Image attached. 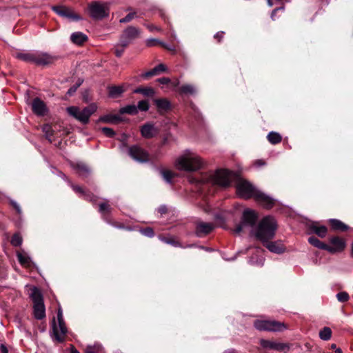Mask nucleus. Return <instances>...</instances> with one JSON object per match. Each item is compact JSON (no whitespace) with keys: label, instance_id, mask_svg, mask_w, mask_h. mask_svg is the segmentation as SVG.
Listing matches in <instances>:
<instances>
[{"label":"nucleus","instance_id":"4d7b16f0","mask_svg":"<svg viewBox=\"0 0 353 353\" xmlns=\"http://www.w3.org/2000/svg\"><path fill=\"white\" fill-rule=\"evenodd\" d=\"M128 135L126 134H122L119 138V140L124 144L128 139Z\"/></svg>","mask_w":353,"mask_h":353},{"label":"nucleus","instance_id":"f257e3e1","mask_svg":"<svg viewBox=\"0 0 353 353\" xmlns=\"http://www.w3.org/2000/svg\"><path fill=\"white\" fill-rule=\"evenodd\" d=\"M237 195L243 199L254 198V200L266 208H271L275 203V199L256 189L249 181L237 174L234 180Z\"/></svg>","mask_w":353,"mask_h":353},{"label":"nucleus","instance_id":"e2e57ef3","mask_svg":"<svg viewBox=\"0 0 353 353\" xmlns=\"http://www.w3.org/2000/svg\"><path fill=\"white\" fill-rule=\"evenodd\" d=\"M70 353H79V352L75 349L74 346H72L70 348Z\"/></svg>","mask_w":353,"mask_h":353},{"label":"nucleus","instance_id":"49530a36","mask_svg":"<svg viewBox=\"0 0 353 353\" xmlns=\"http://www.w3.org/2000/svg\"><path fill=\"white\" fill-rule=\"evenodd\" d=\"M135 15V12H130L128 14H127L124 18L121 19L119 20V22L121 23L129 22L134 18Z\"/></svg>","mask_w":353,"mask_h":353},{"label":"nucleus","instance_id":"864d4df0","mask_svg":"<svg viewBox=\"0 0 353 353\" xmlns=\"http://www.w3.org/2000/svg\"><path fill=\"white\" fill-rule=\"evenodd\" d=\"M154 75H157V73L156 72V71H154V69L153 68L151 70L142 74L141 77L143 78H148Z\"/></svg>","mask_w":353,"mask_h":353},{"label":"nucleus","instance_id":"680f3d73","mask_svg":"<svg viewBox=\"0 0 353 353\" xmlns=\"http://www.w3.org/2000/svg\"><path fill=\"white\" fill-rule=\"evenodd\" d=\"M86 353H97L96 351L94 350V347H91V346H88L87 348H86Z\"/></svg>","mask_w":353,"mask_h":353},{"label":"nucleus","instance_id":"c03bdc74","mask_svg":"<svg viewBox=\"0 0 353 353\" xmlns=\"http://www.w3.org/2000/svg\"><path fill=\"white\" fill-rule=\"evenodd\" d=\"M141 234L143 235L148 236V237H152L154 235V230L152 228H146L144 229L141 230Z\"/></svg>","mask_w":353,"mask_h":353},{"label":"nucleus","instance_id":"ea45409f","mask_svg":"<svg viewBox=\"0 0 353 353\" xmlns=\"http://www.w3.org/2000/svg\"><path fill=\"white\" fill-rule=\"evenodd\" d=\"M336 298L340 302H346L349 299V294L346 292H341L336 294Z\"/></svg>","mask_w":353,"mask_h":353},{"label":"nucleus","instance_id":"2f4dec72","mask_svg":"<svg viewBox=\"0 0 353 353\" xmlns=\"http://www.w3.org/2000/svg\"><path fill=\"white\" fill-rule=\"evenodd\" d=\"M17 258L19 263L24 266H29L31 263L30 258L26 254L19 252L17 253Z\"/></svg>","mask_w":353,"mask_h":353},{"label":"nucleus","instance_id":"39448f33","mask_svg":"<svg viewBox=\"0 0 353 353\" xmlns=\"http://www.w3.org/2000/svg\"><path fill=\"white\" fill-rule=\"evenodd\" d=\"M53 340L61 343L63 342L68 332L63 317V312L61 307L57 312V320L54 318L52 322Z\"/></svg>","mask_w":353,"mask_h":353},{"label":"nucleus","instance_id":"dca6fc26","mask_svg":"<svg viewBox=\"0 0 353 353\" xmlns=\"http://www.w3.org/2000/svg\"><path fill=\"white\" fill-rule=\"evenodd\" d=\"M52 10L57 14L61 17H66L68 19H70L75 21H78L81 19L79 16L72 13L68 8H66L65 6H54L52 7Z\"/></svg>","mask_w":353,"mask_h":353},{"label":"nucleus","instance_id":"6e6552de","mask_svg":"<svg viewBox=\"0 0 353 353\" xmlns=\"http://www.w3.org/2000/svg\"><path fill=\"white\" fill-rule=\"evenodd\" d=\"M88 12L91 18L100 20L108 17L110 3L102 1H92L88 6Z\"/></svg>","mask_w":353,"mask_h":353},{"label":"nucleus","instance_id":"412c9836","mask_svg":"<svg viewBox=\"0 0 353 353\" xmlns=\"http://www.w3.org/2000/svg\"><path fill=\"white\" fill-rule=\"evenodd\" d=\"M154 102L160 113L166 112L170 108V102L165 99H155Z\"/></svg>","mask_w":353,"mask_h":353},{"label":"nucleus","instance_id":"aec40b11","mask_svg":"<svg viewBox=\"0 0 353 353\" xmlns=\"http://www.w3.org/2000/svg\"><path fill=\"white\" fill-rule=\"evenodd\" d=\"M309 228L320 237H324L327 234L326 227L324 225H318L317 223H311Z\"/></svg>","mask_w":353,"mask_h":353},{"label":"nucleus","instance_id":"79ce46f5","mask_svg":"<svg viewBox=\"0 0 353 353\" xmlns=\"http://www.w3.org/2000/svg\"><path fill=\"white\" fill-rule=\"evenodd\" d=\"M101 132L107 137H113L115 135L114 131L110 128L107 127H103L101 128Z\"/></svg>","mask_w":353,"mask_h":353},{"label":"nucleus","instance_id":"0e129e2a","mask_svg":"<svg viewBox=\"0 0 353 353\" xmlns=\"http://www.w3.org/2000/svg\"><path fill=\"white\" fill-rule=\"evenodd\" d=\"M255 164L257 165V166H261V165H264V162L262 161L261 160H259L257 161Z\"/></svg>","mask_w":353,"mask_h":353},{"label":"nucleus","instance_id":"f8f14e48","mask_svg":"<svg viewBox=\"0 0 353 353\" xmlns=\"http://www.w3.org/2000/svg\"><path fill=\"white\" fill-rule=\"evenodd\" d=\"M140 31L135 27L130 26L123 32L120 41L123 47H126L132 40L137 38Z\"/></svg>","mask_w":353,"mask_h":353},{"label":"nucleus","instance_id":"2eb2a0df","mask_svg":"<svg viewBox=\"0 0 353 353\" xmlns=\"http://www.w3.org/2000/svg\"><path fill=\"white\" fill-rule=\"evenodd\" d=\"M31 106L32 112L38 116L45 115L48 110L45 103L37 97L33 99Z\"/></svg>","mask_w":353,"mask_h":353},{"label":"nucleus","instance_id":"58836bf2","mask_svg":"<svg viewBox=\"0 0 353 353\" xmlns=\"http://www.w3.org/2000/svg\"><path fill=\"white\" fill-rule=\"evenodd\" d=\"M138 111H148L149 110L150 105L149 103L146 100H142L139 101L137 105Z\"/></svg>","mask_w":353,"mask_h":353},{"label":"nucleus","instance_id":"473e14b6","mask_svg":"<svg viewBox=\"0 0 353 353\" xmlns=\"http://www.w3.org/2000/svg\"><path fill=\"white\" fill-rule=\"evenodd\" d=\"M134 93H141L144 96L150 97L154 94V91L152 88H137L134 90Z\"/></svg>","mask_w":353,"mask_h":353},{"label":"nucleus","instance_id":"37998d69","mask_svg":"<svg viewBox=\"0 0 353 353\" xmlns=\"http://www.w3.org/2000/svg\"><path fill=\"white\" fill-rule=\"evenodd\" d=\"M133 160L138 163H146L149 161L150 156H131Z\"/></svg>","mask_w":353,"mask_h":353},{"label":"nucleus","instance_id":"f3484780","mask_svg":"<svg viewBox=\"0 0 353 353\" xmlns=\"http://www.w3.org/2000/svg\"><path fill=\"white\" fill-rule=\"evenodd\" d=\"M214 228L213 223L200 222L196 225V232L199 236H202L210 233Z\"/></svg>","mask_w":353,"mask_h":353},{"label":"nucleus","instance_id":"72a5a7b5","mask_svg":"<svg viewBox=\"0 0 353 353\" xmlns=\"http://www.w3.org/2000/svg\"><path fill=\"white\" fill-rule=\"evenodd\" d=\"M332 330L328 327H325L319 332V336L322 340L327 341L331 338Z\"/></svg>","mask_w":353,"mask_h":353},{"label":"nucleus","instance_id":"c85d7f7f","mask_svg":"<svg viewBox=\"0 0 353 353\" xmlns=\"http://www.w3.org/2000/svg\"><path fill=\"white\" fill-rule=\"evenodd\" d=\"M267 139L272 144H277L281 141L282 137L279 133L272 131L269 132Z\"/></svg>","mask_w":353,"mask_h":353},{"label":"nucleus","instance_id":"ddd939ff","mask_svg":"<svg viewBox=\"0 0 353 353\" xmlns=\"http://www.w3.org/2000/svg\"><path fill=\"white\" fill-rule=\"evenodd\" d=\"M330 245H326L325 250L330 253L341 252L346 247L345 241L340 237L334 236L330 239Z\"/></svg>","mask_w":353,"mask_h":353},{"label":"nucleus","instance_id":"bb28decb","mask_svg":"<svg viewBox=\"0 0 353 353\" xmlns=\"http://www.w3.org/2000/svg\"><path fill=\"white\" fill-rule=\"evenodd\" d=\"M119 112L121 114H128L130 115H135L138 113L137 105H128L120 109Z\"/></svg>","mask_w":353,"mask_h":353},{"label":"nucleus","instance_id":"393cba45","mask_svg":"<svg viewBox=\"0 0 353 353\" xmlns=\"http://www.w3.org/2000/svg\"><path fill=\"white\" fill-rule=\"evenodd\" d=\"M42 131L45 134L46 139L50 142H52L54 137V130L52 126L50 124H45L42 127Z\"/></svg>","mask_w":353,"mask_h":353},{"label":"nucleus","instance_id":"338daca9","mask_svg":"<svg viewBox=\"0 0 353 353\" xmlns=\"http://www.w3.org/2000/svg\"><path fill=\"white\" fill-rule=\"evenodd\" d=\"M148 28L150 29V30L151 31H153L154 30H157V28H156V26H153V25H151V26H148Z\"/></svg>","mask_w":353,"mask_h":353},{"label":"nucleus","instance_id":"9b49d317","mask_svg":"<svg viewBox=\"0 0 353 353\" xmlns=\"http://www.w3.org/2000/svg\"><path fill=\"white\" fill-rule=\"evenodd\" d=\"M260 345L265 349L274 350L285 353L288 352L290 348V344L288 343H280L265 339H261L260 341Z\"/></svg>","mask_w":353,"mask_h":353},{"label":"nucleus","instance_id":"cd10ccee","mask_svg":"<svg viewBox=\"0 0 353 353\" xmlns=\"http://www.w3.org/2000/svg\"><path fill=\"white\" fill-rule=\"evenodd\" d=\"M73 166L74 168L77 170V172L80 175L86 176L90 172L89 168L82 163H77Z\"/></svg>","mask_w":353,"mask_h":353},{"label":"nucleus","instance_id":"a211bd4d","mask_svg":"<svg viewBox=\"0 0 353 353\" xmlns=\"http://www.w3.org/2000/svg\"><path fill=\"white\" fill-rule=\"evenodd\" d=\"M52 61V57L47 53H34L33 63L37 65H48Z\"/></svg>","mask_w":353,"mask_h":353},{"label":"nucleus","instance_id":"1a4fd4ad","mask_svg":"<svg viewBox=\"0 0 353 353\" xmlns=\"http://www.w3.org/2000/svg\"><path fill=\"white\" fill-rule=\"evenodd\" d=\"M254 325L260 331L280 332L287 328L283 323L276 321L257 320Z\"/></svg>","mask_w":353,"mask_h":353},{"label":"nucleus","instance_id":"9d476101","mask_svg":"<svg viewBox=\"0 0 353 353\" xmlns=\"http://www.w3.org/2000/svg\"><path fill=\"white\" fill-rule=\"evenodd\" d=\"M256 220L257 214L254 210L250 209L245 210L243 213L241 222L236 227L234 232L239 234L244 227L253 228Z\"/></svg>","mask_w":353,"mask_h":353},{"label":"nucleus","instance_id":"c756f323","mask_svg":"<svg viewBox=\"0 0 353 353\" xmlns=\"http://www.w3.org/2000/svg\"><path fill=\"white\" fill-rule=\"evenodd\" d=\"M109 95L112 98L120 96L124 91L125 89L122 86H111L109 87Z\"/></svg>","mask_w":353,"mask_h":353},{"label":"nucleus","instance_id":"5fc2aeb1","mask_svg":"<svg viewBox=\"0 0 353 353\" xmlns=\"http://www.w3.org/2000/svg\"><path fill=\"white\" fill-rule=\"evenodd\" d=\"M158 82L161 84H168L170 82V79L167 77H162L157 79Z\"/></svg>","mask_w":353,"mask_h":353},{"label":"nucleus","instance_id":"0eeeda50","mask_svg":"<svg viewBox=\"0 0 353 353\" xmlns=\"http://www.w3.org/2000/svg\"><path fill=\"white\" fill-rule=\"evenodd\" d=\"M30 296L33 301L34 316L41 320L46 316V308L41 291L36 287L30 288Z\"/></svg>","mask_w":353,"mask_h":353},{"label":"nucleus","instance_id":"de8ad7c7","mask_svg":"<svg viewBox=\"0 0 353 353\" xmlns=\"http://www.w3.org/2000/svg\"><path fill=\"white\" fill-rule=\"evenodd\" d=\"M114 117L110 115H105L103 117H101L99 120L100 121L104 122V123H115L117 121H113Z\"/></svg>","mask_w":353,"mask_h":353},{"label":"nucleus","instance_id":"69168bd1","mask_svg":"<svg viewBox=\"0 0 353 353\" xmlns=\"http://www.w3.org/2000/svg\"><path fill=\"white\" fill-rule=\"evenodd\" d=\"M159 211L161 213H165V211H166V209H165V208L164 206L163 207H161V208H159Z\"/></svg>","mask_w":353,"mask_h":353},{"label":"nucleus","instance_id":"c9c22d12","mask_svg":"<svg viewBox=\"0 0 353 353\" xmlns=\"http://www.w3.org/2000/svg\"><path fill=\"white\" fill-rule=\"evenodd\" d=\"M308 241L310 244H312V245H314L316 248H321L323 250H325L326 244L321 242L317 238H316L314 236L310 237L308 239Z\"/></svg>","mask_w":353,"mask_h":353},{"label":"nucleus","instance_id":"f03ea898","mask_svg":"<svg viewBox=\"0 0 353 353\" xmlns=\"http://www.w3.org/2000/svg\"><path fill=\"white\" fill-rule=\"evenodd\" d=\"M277 228L276 220L272 216H265L261 220L257 226L252 229L255 236L262 242L272 239Z\"/></svg>","mask_w":353,"mask_h":353},{"label":"nucleus","instance_id":"7c9ffc66","mask_svg":"<svg viewBox=\"0 0 353 353\" xmlns=\"http://www.w3.org/2000/svg\"><path fill=\"white\" fill-rule=\"evenodd\" d=\"M34 53H29V52H19L17 54V58L24 61L26 62H31L34 61Z\"/></svg>","mask_w":353,"mask_h":353},{"label":"nucleus","instance_id":"4be33fe9","mask_svg":"<svg viewBox=\"0 0 353 353\" xmlns=\"http://www.w3.org/2000/svg\"><path fill=\"white\" fill-rule=\"evenodd\" d=\"M87 36L81 32H73L70 36V39L72 43L81 45L87 40Z\"/></svg>","mask_w":353,"mask_h":353},{"label":"nucleus","instance_id":"b1692460","mask_svg":"<svg viewBox=\"0 0 353 353\" xmlns=\"http://www.w3.org/2000/svg\"><path fill=\"white\" fill-rule=\"evenodd\" d=\"M71 187L76 193L80 194V196H83L85 199L91 201H95L94 195L90 193H85L81 187L73 185L72 183Z\"/></svg>","mask_w":353,"mask_h":353},{"label":"nucleus","instance_id":"6e6d98bb","mask_svg":"<svg viewBox=\"0 0 353 353\" xmlns=\"http://www.w3.org/2000/svg\"><path fill=\"white\" fill-rule=\"evenodd\" d=\"M283 9H284L283 7H280V8H275L274 10H273L272 12V14H271L272 19V20L275 19L276 13L277 11L283 10Z\"/></svg>","mask_w":353,"mask_h":353},{"label":"nucleus","instance_id":"4468645a","mask_svg":"<svg viewBox=\"0 0 353 353\" xmlns=\"http://www.w3.org/2000/svg\"><path fill=\"white\" fill-rule=\"evenodd\" d=\"M141 134L145 139H152L159 133V129L153 123L148 122L140 129Z\"/></svg>","mask_w":353,"mask_h":353},{"label":"nucleus","instance_id":"774afa93","mask_svg":"<svg viewBox=\"0 0 353 353\" xmlns=\"http://www.w3.org/2000/svg\"><path fill=\"white\" fill-rule=\"evenodd\" d=\"M267 2H268V5L270 6V7H272L273 6V3L272 2L271 0H267Z\"/></svg>","mask_w":353,"mask_h":353},{"label":"nucleus","instance_id":"5701e85b","mask_svg":"<svg viewBox=\"0 0 353 353\" xmlns=\"http://www.w3.org/2000/svg\"><path fill=\"white\" fill-rule=\"evenodd\" d=\"M330 223L332 228L334 230L346 231L349 228V227L347 225H345L344 223L338 219H330Z\"/></svg>","mask_w":353,"mask_h":353},{"label":"nucleus","instance_id":"7ed1b4c3","mask_svg":"<svg viewBox=\"0 0 353 353\" xmlns=\"http://www.w3.org/2000/svg\"><path fill=\"white\" fill-rule=\"evenodd\" d=\"M201 158L193 156H180L175 161V168L186 172H192L201 169L203 166Z\"/></svg>","mask_w":353,"mask_h":353},{"label":"nucleus","instance_id":"20e7f679","mask_svg":"<svg viewBox=\"0 0 353 353\" xmlns=\"http://www.w3.org/2000/svg\"><path fill=\"white\" fill-rule=\"evenodd\" d=\"M97 110V106L94 103L85 107L82 110L77 106H70L66 108V111L69 115L83 124H86L89 122L90 117Z\"/></svg>","mask_w":353,"mask_h":353},{"label":"nucleus","instance_id":"6ab92c4d","mask_svg":"<svg viewBox=\"0 0 353 353\" xmlns=\"http://www.w3.org/2000/svg\"><path fill=\"white\" fill-rule=\"evenodd\" d=\"M265 247L272 252L274 253H282L284 251V247L281 243L278 242H263Z\"/></svg>","mask_w":353,"mask_h":353},{"label":"nucleus","instance_id":"052dcab7","mask_svg":"<svg viewBox=\"0 0 353 353\" xmlns=\"http://www.w3.org/2000/svg\"><path fill=\"white\" fill-rule=\"evenodd\" d=\"M12 205L17 210L18 213H21V208L19 205L16 202H12Z\"/></svg>","mask_w":353,"mask_h":353},{"label":"nucleus","instance_id":"f704fd0d","mask_svg":"<svg viewBox=\"0 0 353 353\" xmlns=\"http://www.w3.org/2000/svg\"><path fill=\"white\" fill-rule=\"evenodd\" d=\"M180 92L185 94H193L196 92V89L192 85L185 84L180 88Z\"/></svg>","mask_w":353,"mask_h":353},{"label":"nucleus","instance_id":"a878e982","mask_svg":"<svg viewBox=\"0 0 353 353\" xmlns=\"http://www.w3.org/2000/svg\"><path fill=\"white\" fill-rule=\"evenodd\" d=\"M161 174L163 179L168 183H172V179L177 176V174L170 170H161Z\"/></svg>","mask_w":353,"mask_h":353},{"label":"nucleus","instance_id":"603ef678","mask_svg":"<svg viewBox=\"0 0 353 353\" xmlns=\"http://www.w3.org/2000/svg\"><path fill=\"white\" fill-rule=\"evenodd\" d=\"M264 261V258L261 256L259 259L254 261V258L252 257L250 259V263L252 264L257 265H263Z\"/></svg>","mask_w":353,"mask_h":353},{"label":"nucleus","instance_id":"09e8293b","mask_svg":"<svg viewBox=\"0 0 353 353\" xmlns=\"http://www.w3.org/2000/svg\"><path fill=\"white\" fill-rule=\"evenodd\" d=\"M154 69V71H156V72L157 73V74H159L160 72H165L167 70V67L164 64L161 63L155 66Z\"/></svg>","mask_w":353,"mask_h":353},{"label":"nucleus","instance_id":"4c0bfd02","mask_svg":"<svg viewBox=\"0 0 353 353\" xmlns=\"http://www.w3.org/2000/svg\"><path fill=\"white\" fill-rule=\"evenodd\" d=\"M157 43L161 44L163 47L166 48L168 50H169L170 51H174L175 50L174 47H172L171 46H169V45H165V43L160 42L157 39H148L147 41V45L148 46H154Z\"/></svg>","mask_w":353,"mask_h":353},{"label":"nucleus","instance_id":"423d86ee","mask_svg":"<svg viewBox=\"0 0 353 353\" xmlns=\"http://www.w3.org/2000/svg\"><path fill=\"white\" fill-rule=\"evenodd\" d=\"M237 179V174L226 169L217 170L211 176L212 183L226 188Z\"/></svg>","mask_w":353,"mask_h":353},{"label":"nucleus","instance_id":"a18cd8bd","mask_svg":"<svg viewBox=\"0 0 353 353\" xmlns=\"http://www.w3.org/2000/svg\"><path fill=\"white\" fill-rule=\"evenodd\" d=\"M125 47H123V46L121 44V42L119 43H118L116 46H115V54L117 57H120L123 52H124V49H125Z\"/></svg>","mask_w":353,"mask_h":353},{"label":"nucleus","instance_id":"13d9d810","mask_svg":"<svg viewBox=\"0 0 353 353\" xmlns=\"http://www.w3.org/2000/svg\"><path fill=\"white\" fill-rule=\"evenodd\" d=\"M0 350H1V353H8V349L4 344L0 345Z\"/></svg>","mask_w":353,"mask_h":353},{"label":"nucleus","instance_id":"bf43d9fd","mask_svg":"<svg viewBox=\"0 0 353 353\" xmlns=\"http://www.w3.org/2000/svg\"><path fill=\"white\" fill-rule=\"evenodd\" d=\"M224 34V32H219L214 34V38L219 39V41L223 37Z\"/></svg>","mask_w":353,"mask_h":353},{"label":"nucleus","instance_id":"e433bc0d","mask_svg":"<svg viewBox=\"0 0 353 353\" xmlns=\"http://www.w3.org/2000/svg\"><path fill=\"white\" fill-rule=\"evenodd\" d=\"M128 154H147L138 145H134L129 148Z\"/></svg>","mask_w":353,"mask_h":353},{"label":"nucleus","instance_id":"8fccbe9b","mask_svg":"<svg viewBox=\"0 0 353 353\" xmlns=\"http://www.w3.org/2000/svg\"><path fill=\"white\" fill-rule=\"evenodd\" d=\"M110 210V205L106 203H102L99 205V212L101 213H105L108 212Z\"/></svg>","mask_w":353,"mask_h":353},{"label":"nucleus","instance_id":"3c124183","mask_svg":"<svg viewBox=\"0 0 353 353\" xmlns=\"http://www.w3.org/2000/svg\"><path fill=\"white\" fill-rule=\"evenodd\" d=\"M81 82H79L77 83H76V85H73L72 87H71L67 92V94L69 95V96H71L77 90V88L81 85Z\"/></svg>","mask_w":353,"mask_h":353},{"label":"nucleus","instance_id":"a19ab883","mask_svg":"<svg viewBox=\"0 0 353 353\" xmlns=\"http://www.w3.org/2000/svg\"><path fill=\"white\" fill-rule=\"evenodd\" d=\"M11 243L14 246H19L22 243V238L19 234H14L11 239Z\"/></svg>","mask_w":353,"mask_h":353}]
</instances>
